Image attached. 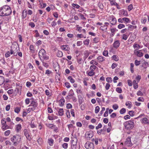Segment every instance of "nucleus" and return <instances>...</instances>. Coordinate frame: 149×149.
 I'll return each instance as SVG.
<instances>
[{"label":"nucleus","instance_id":"1","mask_svg":"<svg viewBox=\"0 0 149 149\" xmlns=\"http://www.w3.org/2000/svg\"><path fill=\"white\" fill-rule=\"evenodd\" d=\"M11 13L10 7L7 5L2 6L0 10V15L1 16H8Z\"/></svg>","mask_w":149,"mask_h":149},{"label":"nucleus","instance_id":"2","mask_svg":"<svg viewBox=\"0 0 149 149\" xmlns=\"http://www.w3.org/2000/svg\"><path fill=\"white\" fill-rule=\"evenodd\" d=\"M134 120H131L125 122L123 125L126 129L130 130L132 129L134 126Z\"/></svg>","mask_w":149,"mask_h":149},{"label":"nucleus","instance_id":"3","mask_svg":"<svg viewBox=\"0 0 149 149\" xmlns=\"http://www.w3.org/2000/svg\"><path fill=\"white\" fill-rule=\"evenodd\" d=\"M21 139V136L18 134L14 135L10 139L11 141L13 142V145L14 146H17L18 143L20 141Z\"/></svg>","mask_w":149,"mask_h":149},{"label":"nucleus","instance_id":"4","mask_svg":"<svg viewBox=\"0 0 149 149\" xmlns=\"http://www.w3.org/2000/svg\"><path fill=\"white\" fill-rule=\"evenodd\" d=\"M46 52L43 49H41L39 52V56L40 59L41 60L42 58L47 60L48 59V57L45 54Z\"/></svg>","mask_w":149,"mask_h":149},{"label":"nucleus","instance_id":"5","mask_svg":"<svg viewBox=\"0 0 149 149\" xmlns=\"http://www.w3.org/2000/svg\"><path fill=\"white\" fill-rule=\"evenodd\" d=\"M96 68L97 67L95 65H91L89 68L90 71H87L86 72V74L89 76H92L94 75L95 74V72L94 71Z\"/></svg>","mask_w":149,"mask_h":149},{"label":"nucleus","instance_id":"6","mask_svg":"<svg viewBox=\"0 0 149 149\" xmlns=\"http://www.w3.org/2000/svg\"><path fill=\"white\" fill-rule=\"evenodd\" d=\"M84 146L87 149H93L94 147V144L89 141H87Z\"/></svg>","mask_w":149,"mask_h":149},{"label":"nucleus","instance_id":"7","mask_svg":"<svg viewBox=\"0 0 149 149\" xmlns=\"http://www.w3.org/2000/svg\"><path fill=\"white\" fill-rule=\"evenodd\" d=\"M38 105V104L37 102L33 100H32V101L31 102L30 105V106L32 107L29 108V109H30L32 111L36 109V107H37Z\"/></svg>","mask_w":149,"mask_h":149},{"label":"nucleus","instance_id":"8","mask_svg":"<svg viewBox=\"0 0 149 149\" xmlns=\"http://www.w3.org/2000/svg\"><path fill=\"white\" fill-rule=\"evenodd\" d=\"M1 122L2 124L3 125L2 129L3 130H4L9 128V126L6 125V122L4 120H2Z\"/></svg>","mask_w":149,"mask_h":149},{"label":"nucleus","instance_id":"9","mask_svg":"<svg viewBox=\"0 0 149 149\" xmlns=\"http://www.w3.org/2000/svg\"><path fill=\"white\" fill-rule=\"evenodd\" d=\"M141 50L138 51L134 50V53L135 55H136L137 56L141 57L143 56V53L141 52Z\"/></svg>","mask_w":149,"mask_h":149},{"label":"nucleus","instance_id":"10","mask_svg":"<svg viewBox=\"0 0 149 149\" xmlns=\"http://www.w3.org/2000/svg\"><path fill=\"white\" fill-rule=\"evenodd\" d=\"M125 144L128 146H131L132 145L130 137H128L126 139L125 142Z\"/></svg>","mask_w":149,"mask_h":149},{"label":"nucleus","instance_id":"11","mask_svg":"<svg viewBox=\"0 0 149 149\" xmlns=\"http://www.w3.org/2000/svg\"><path fill=\"white\" fill-rule=\"evenodd\" d=\"M93 132L91 131L87 132L85 134V136L87 138H91L93 136Z\"/></svg>","mask_w":149,"mask_h":149},{"label":"nucleus","instance_id":"12","mask_svg":"<svg viewBox=\"0 0 149 149\" xmlns=\"http://www.w3.org/2000/svg\"><path fill=\"white\" fill-rule=\"evenodd\" d=\"M71 139V143L77 144V139L76 135L72 137Z\"/></svg>","mask_w":149,"mask_h":149},{"label":"nucleus","instance_id":"13","mask_svg":"<svg viewBox=\"0 0 149 149\" xmlns=\"http://www.w3.org/2000/svg\"><path fill=\"white\" fill-rule=\"evenodd\" d=\"M141 122L144 124H149V121L146 118H144L141 120Z\"/></svg>","mask_w":149,"mask_h":149},{"label":"nucleus","instance_id":"14","mask_svg":"<svg viewBox=\"0 0 149 149\" xmlns=\"http://www.w3.org/2000/svg\"><path fill=\"white\" fill-rule=\"evenodd\" d=\"M22 128V126L21 124H18L15 125V130L17 132H19Z\"/></svg>","mask_w":149,"mask_h":149},{"label":"nucleus","instance_id":"15","mask_svg":"<svg viewBox=\"0 0 149 149\" xmlns=\"http://www.w3.org/2000/svg\"><path fill=\"white\" fill-rule=\"evenodd\" d=\"M120 43L119 40L115 41L113 43V47L114 48H117L120 46Z\"/></svg>","mask_w":149,"mask_h":149},{"label":"nucleus","instance_id":"16","mask_svg":"<svg viewBox=\"0 0 149 149\" xmlns=\"http://www.w3.org/2000/svg\"><path fill=\"white\" fill-rule=\"evenodd\" d=\"M109 19L110 20H111L110 22L111 24L113 25L116 22V20L115 18L112 17H110Z\"/></svg>","mask_w":149,"mask_h":149},{"label":"nucleus","instance_id":"17","mask_svg":"<svg viewBox=\"0 0 149 149\" xmlns=\"http://www.w3.org/2000/svg\"><path fill=\"white\" fill-rule=\"evenodd\" d=\"M120 13L121 15H123L125 16H128V14L127 11L124 9H122L120 10Z\"/></svg>","mask_w":149,"mask_h":149},{"label":"nucleus","instance_id":"18","mask_svg":"<svg viewBox=\"0 0 149 149\" xmlns=\"http://www.w3.org/2000/svg\"><path fill=\"white\" fill-rule=\"evenodd\" d=\"M61 48L63 50L65 51H69L70 49L68 46L67 45H62Z\"/></svg>","mask_w":149,"mask_h":149},{"label":"nucleus","instance_id":"19","mask_svg":"<svg viewBox=\"0 0 149 149\" xmlns=\"http://www.w3.org/2000/svg\"><path fill=\"white\" fill-rule=\"evenodd\" d=\"M13 47H14V48H16V49L17 48V46L16 45H13V46H11V49L10 50V54H15V52H14L15 50H14V49L13 48Z\"/></svg>","mask_w":149,"mask_h":149},{"label":"nucleus","instance_id":"20","mask_svg":"<svg viewBox=\"0 0 149 149\" xmlns=\"http://www.w3.org/2000/svg\"><path fill=\"white\" fill-rule=\"evenodd\" d=\"M65 102V100L63 98L61 99L59 101V106L61 107L63 106L64 105Z\"/></svg>","mask_w":149,"mask_h":149},{"label":"nucleus","instance_id":"21","mask_svg":"<svg viewBox=\"0 0 149 149\" xmlns=\"http://www.w3.org/2000/svg\"><path fill=\"white\" fill-rule=\"evenodd\" d=\"M40 2V5L41 7L42 8H45L46 6V4L45 3H43L42 0H40L39 1Z\"/></svg>","mask_w":149,"mask_h":149},{"label":"nucleus","instance_id":"22","mask_svg":"<svg viewBox=\"0 0 149 149\" xmlns=\"http://www.w3.org/2000/svg\"><path fill=\"white\" fill-rule=\"evenodd\" d=\"M84 58L85 60L89 55V53L88 51H85L84 52Z\"/></svg>","mask_w":149,"mask_h":149},{"label":"nucleus","instance_id":"23","mask_svg":"<svg viewBox=\"0 0 149 149\" xmlns=\"http://www.w3.org/2000/svg\"><path fill=\"white\" fill-rule=\"evenodd\" d=\"M5 81V79L4 77L0 76V85L3 84Z\"/></svg>","mask_w":149,"mask_h":149},{"label":"nucleus","instance_id":"24","mask_svg":"<svg viewBox=\"0 0 149 149\" xmlns=\"http://www.w3.org/2000/svg\"><path fill=\"white\" fill-rule=\"evenodd\" d=\"M97 59L100 62H102L105 60V58L102 56H99L97 58Z\"/></svg>","mask_w":149,"mask_h":149},{"label":"nucleus","instance_id":"25","mask_svg":"<svg viewBox=\"0 0 149 149\" xmlns=\"http://www.w3.org/2000/svg\"><path fill=\"white\" fill-rule=\"evenodd\" d=\"M68 79L70 80V81L72 83H74L75 82V80L72 78L71 76H69Z\"/></svg>","mask_w":149,"mask_h":149},{"label":"nucleus","instance_id":"26","mask_svg":"<svg viewBox=\"0 0 149 149\" xmlns=\"http://www.w3.org/2000/svg\"><path fill=\"white\" fill-rule=\"evenodd\" d=\"M133 47L135 49V50L137 51L140 48V46L137 44H135L133 45Z\"/></svg>","mask_w":149,"mask_h":149},{"label":"nucleus","instance_id":"27","mask_svg":"<svg viewBox=\"0 0 149 149\" xmlns=\"http://www.w3.org/2000/svg\"><path fill=\"white\" fill-rule=\"evenodd\" d=\"M112 59L116 61H118L119 60V58L116 55H113L112 57Z\"/></svg>","mask_w":149,"mask_h":149},{"label":"nucleus","instance_id":"28","mask_svg":"<svg viewBox=\"0 0 149 149\" xmlns=\"http://www.w3.org/2000/svg\"><path fill=\"white\" fill-rule=\"evenodd\" d=\"M63 109H60L58 111V113L60 116H62L63 115Z\"/></svg>","mask_w":149,"mask_h":149},{"label":"nucleus","instance_id":"29","mask_svg":"<svg viewBox=\"0 0 149 149\" xmlns=\"http://www.w3.org/2000/svg\"><path fill=\"white\" fill-rule=\"evenodd\" d=\"M90 40L89 39H86L84 40V44L86 45H88L89 43Z\"/></svg>","mask_w":149,"mask_h":149},{"label":"nucleus","instance_id":"30","mask_svg":"<svg viewBox=\"0 0 149 149\" xmlns=\"http://www.w3.org/2000/svg\"><path fill=\"white\" fill-rule=\"evenodd\" d=\"M90 64H91L93 65H97L98 64L97 63V62H96V61H95L94 60H92L90 62Z\"/></svg>","mask_w":149,"mask_h":149},{"label":"nucleus","instance_id":"31","mask_svg":"<svg viewBox=\"0 0 149 149\" xmlns=\"http://www.w3.org/2000/svg\"><path fill=\"white\" fill-rule=\"evenodd\" d=\"M77 144L71 143V149H76Z\"/></svg>","mask_w":149,"mask_h":149},{"label":"nucleus","instance_id":"32","mask_svg":"<svg viewBox=\"0 0 149 149\" xmlns=\"http://www.w3.org/2000/svg\"><path fill=\"white\" fill-rule=\"evenodd\" d=\"M48 143L50 146H52L53 144L54 140L52 139H49Z\"/></svg>","mask_w":149,"mask_h":149},{"label":"nucleus","instance_id":"33","mask_svg":"<svg viewBox=\"0 0 149 149\" xmlns=\"http://www.w3.org/2000/svg\"><path fill=\"white\" fill-rule=\"evenodd\" d=\"M63 55V53L61 51H58L57 53V56L58 57H61Z\"/></svg>","mask_w":149,"mask_h":149},{"label":"nucleus","instance_id":"34","mask_svg":"<svg viewBox=\"0 0 149 149\" xmlns=\"http://www.w3.org/2000/svg\"><path fill=\"white\" fill-rule=\"evenodd\" d=\"M131 102L130 101H128L126 102L125 105L127 106H128V108H130L131 107Z\"/></svg>","mask_w":149,"mask_h":149},{"label":"nucleus","instance_id":"35","mask_svg":"<svg viewBox=\"0 0 149 149\" xmlns=\"http://www.w3.org/2000/svg\"><path fill=\"white\" fill-rule=\"evenodd\" d=\"M29 49L32 53H33L34 52V47L33 45H31L30 46Z\"/></svg>","mask_w":149,"mask_h":149},{"label":"nucleus","instance_id":"36","mask_svg":"<svg viewBox=\"0 0 149 149\" xmlns=\"http://www.w3.org/2000/svg\"><path fill=\"white\" fill-rule=\"evenodd\" d=\"M116 90L119 93H121L122 92V89L120 87H117L116 89Z\"/></svg>","mask_w":149,"mask_h":149},{"label":"nucleus","instance_id":"37","mask_svg":"<svg viewBox=\"0 0 149 149\" xmlns=\"http://www.w3.org/2000/svg\"><path fill=\"white\" fill-rule=\"evenodd\" d=\"M123 21H124L125 22L127 23H129L130 22V19L129 18L127 17H124L123 18Z\"/></svg>","mask_w":149,"mask_h":149},{"label":"nucleus","instance_id":"38","mask_svg":"<svg viewBox=\"0 0 149 149\" xmlns=\"http://www.w3.org/2000/svg\"><path fill=\"white\" fill-rule=\"evenodd\" d=\"M106 81L109 83H111L112 81V79L111 77H107L106 79Z\"/></svg>","mask_w":149,"mask_h":149},{"label":"nucleus","instance_id":"39","mask_svg":"<svg viewBox=\"0 0 149 149\" xmlns=\"http://www.w3.org/2000/svg\"><path fill=\"white\" fill-rule=\"evenodd\" d=\"M126 112V109L124 108H122L120 111V112L121 114H123L125 113Z\"/></svg>","mask_w":149,"mask_h":149},{"label":"nucleus","instance_id":"40","mask_svg":"<svg viewBox=\"0 0 149 149\" xmlns=\"http://www.w3.org/2000/svg\"><path fill=\"white\" fill-rule=\"evenodd\" d=\"M100 107L98 106H97L96 107L95 109V113H97L99 111Z\"/></svg>","mask_w":149,"mask_h":149},{"label":"nucleus","instance_id":"41","mask_svg":"<svg viewBox=\"0 0 149 149\" xmlns=\"http://www.w3.org/2000/svg\"><path fill=\"white\" fill-rule=\"evenodd\" d=\"M112 107L114 110H116L118 108V106L117 104H115L113 105Z\"/></svg>","mask_w":149,"mask_h":149},{"label":"nucleus","instance_id":"42","mask_svg":"<svg viewBox=\"0 0 149 149\" xmlns=\"http://www.w3.org/2000/svg\"><path fill=\"white\" fill-rule=\"evenodd\" d=\"M135 64L136 66H138L141 63L140 61H138L137 60H136L135 61Z\"/></svg>","mask_w":149,"mask_h":149},{"label":"nucleus","instance_id":"43","mask_svg":"<svg viewBox=\"0 0 149 149\" xmlns=\"http://www.w3.org/2000/svg\"><path fill=\"white\" fill-rule=\"evenodd\" d=\"M14 92V90L13 89H10L8 90L7 93L9 95H11L13 94Z\"/></svg>","mask_w":149,"mask_h":149},{"label":"nucleus","instance_id":"44","mask_svg":"<svg viewBox=\"0 0 149 149\" xmlns=\"http://www.w3.org/2000/svg\"><path fill=\"white\" fill-rule=\"evenodd\" d=\"M20 108L19 107H16V108L15 110V112L17 113H18L20 111Z\"/></svg>","mask_w":149,"mask_h":149},{"label":"nucleus","instance_id":"45","mask_svg":"<svg viewBox=\"0 0 149 149\" xmlns=\"http://www.w3.org/2000/svg\"><path fill=\"white\" fill-rule=\"evenodd\" d=\"M72 7L77 9H78L80 7V6L78 4L72 3Z\"/></svg>","mask_w":149,"mask_h":149},{"label":"nucleus","instance_id":"46","mask_svg":"<svg viewBox=\"0 0 149 149\" xmlns=\"http://www.w3.org/2000/svg\"><path fill=\"white\" fill-rule=\"evenodd\" d=\"M10 133V131L9 130H7L5 131L4 132V135L6 136H7L9 135Z\"/></svg>","mask_w":149,"mask_h":149},{"label":"nucleus","instance_id":"47","mask_svg":"<svg viewBox=\"0 0 149 149\" xmlns=\"http://www.w3.org/2000/svg\"><path fill=\"white\" fill-rule=\"evenodd\" d=\"M81 18L83 20H85L86 19V17L84 16V15L81 13H80L79 15Z\"/></svg>","mask_w":149,"mask_h":149},{"label":"nucleus","instance_id":"48","mask_svg":"<svg viewBox=\"0 0 149 149\" xmlns=\"http://www.w3.org/2000/svg\"><path fill=\"white\" fill-rule=\"evenodd\" d=\"M146 17H144L141 19V22L142 23L145 24L146 22Z\"/></svg>","mask_w":149,"mask_h":149},{"label":"nucleus","instance_id":"49","mask_svg":"<svg viewBox=\"0 0 149 149\" xmlns=\"http://www.w3.org/2000/svg\"><path fill=\"white\" fill-rule=\"evenodd\" d=\"M125 27V25L123 24H120L118 25V28L119 29H121Z\"/></svg>","mask_w":149,"mask_h":149},{"label":"nucleus","instance_id":"50","mask_svg":"<svg viewBox=\"0 0 149 149\" xmlns=\"http://www.w3.org/2000/svg\"><path fill=\"white\" fill-rule=\"evenodd\" d=\"M133 8V5L132 4H130L127 7V9L128 10L130 11Z\"/></svg>","mask_w":149,"mask_h":149},{"label":"nucleus","instance_id":"51","mask_svg":"<svg viewBox=\"0 0 149 149\" xmlns=\"http://www.w3.org/2000/svg\"><path fill=\"white\" fill-rule=\"evenodd\" d=\"M110 86V85L109 83H107L106 84V86H105V88L106 90H108Z\"/></svg>","mask_w":149,"mask_h":149},{"label":"nucleus","instance_id":"52","mask_svg":"<svg viewBox=\"0 0 149 149\" xmlns=\"http://www.w3.org/2000/svg\"><path fill=\"white\" fill-rule=\"evenodd\" d=\"M65 86L68 88H69L70 87V83L68 82H66L65 83Z\"/></svg>","mask_w":149,"mask_h":149},{"label":"nucleus","instance_id":"53","mask_svg":"<svg viewBox=\"0 0 149 149\" xmlns=\"http://www.w3.org/2000/svg\"><path fill=\"white\" fill-rule=\"evenodd\" d=\"M63 147L65 148L66 149L68 147V144L67 143H65L63 144L62 145Z\"/></svg>","mask_w":149,"mask_h":149},{"label":"nucleus","instance_id":"54","mask_svg":"<svg viewBox=\"0 0 149 149\" xmlns=\"http://www.w3.org/2000/svg\"><path fill=\"white\" fill-rule=\"evenodd\" d=\"M103 55L105 56H108V52L107 51L105 50L104 51L103 53Z\"/></svg>","mask_w":149,"mask_h":149},{"label":"nucleus","instance_id":"55","mask_svg":"<svg viewBox=\"0 0 149 149\" xmlns=\"http://www.w3.org/2000/svg\"><path fill=\"white\" fill-rule=\"evenodd\" d=\"M137 95L138 96H142L143 95V94L141 91H139L137 92Z\"/></svg>","mask_w":149,"mask_h":149},{"label":"nucleus","instance_id":"56","mask_svg":"<svg viewBox=\"0 0 149 149\" xmlns=\"http://www.w3.org/2000/svg\"><path fill=\"white\" fill-rule=\"evenodd\" d=\"M98 6L101 9H103V6L102 3H98Z\"/></svg>","mask_w":149,"mask_h":149},{"label":"nucleus","instance_id":"57","mask_svg":"<svg viewBox=\"0 0 149 149\" xmlns=\"http://www.w3.org/2000/svg\"><path fill=\"white\" fill-rule=\"evenodd\" d=\"M66 114L67 115V116L68 118H70V112L69 110H67L66 111Z\"/></svg>","mask_w":149,"mask_h":149},{"label":"nucleus","instance_id":"58","mask_svg":"<svg viewBox=\"0 0 149 149\" xmlns=\"http://www.w3.org/2000/svg\"><path fill=\"white\" fill-rule=\"evenodd\" d=\"M134 112L132 111H130L129 112V114L131 116H133L134 115Z\"/></svg>","mask_w":149,"mask_h":149},{"label":"nucleus","instance_id":"59","mask_svg":"<svg viewBox=\"0 0 149 149\" xmlns=\"http://www.w3.org/2000/svg\"><path fill=\"white\" fill-rule=\"evenodd\" d=\"M25 136H26L27 139L29 141H30L31 140V138L29 134H28L27 135H25Z\"/></svg>","mask_w":149,"mask_h":149},{"label":"nucleus","instance_id":"60","mask_svg":"<svg viewBox=\"0 0 149 149\" xmlns=\"http://www.w3.org/2000/svg\"><path fill=\"white\" fill-rule=\"evenodd\" d=\"M24 133L25 136L27 135L28 134H29L28 130L26 129L24 130Z\"/></svg>","mask_w":149,"mask_h":149},{"label":"nucleus","instance_id":"61","mask_svg":"<svg viewBox=\"0 0 149 149\" xmlns=\"http://www.w3.org/2000/svg\"><path fill=\"white\" fill-rule=\"evenodd\" d=\"M128 36L125 34H124L123 35L122 39L125 40H126Z\"/></svg>","mask_w":149,"mask_h":149},{"label":"nucleus","instance_id":"62","mask_svg":"<svg viewBox=\"0 0 149 149\" xmlns=\"http://www.w3.org/2000/svg\"><path fill=\"white\" fill-rule=\"evenodd\" d=\"M127 81V83H128V84L129 85V86H132V81L129 79V80H128Z\"/></svg>","mask_w":149,"mask_h":149},{"label":"nucleus","instance_id":"63","mask_svg":"<svg viewBox=\"0 0 149 149\" xmlns=\"http://www.w3.org/2000/svg\"><path fill=\"white\" fill-rule=\"evenodd\" d=\"M47 127L50 128H51L52 129L53 128L54 125L53 124H49L47 125Z\"/></svg>","mask_w":149,"mask_h":149},{"label":"nucleus","instance_id":"64","mask_svg":"<svg viewBox=\"0 0 149 149\" xmlns=\"http://www.w3.org/2000/svg\"><path fill=\"white\" fill-rule=\"evenodd\" d=\"M72 107V105L70 103H68L67 104L66 107L67 109H70Z\"/></svg>","mask_w":149,"mask_h":149}]
</instances>
